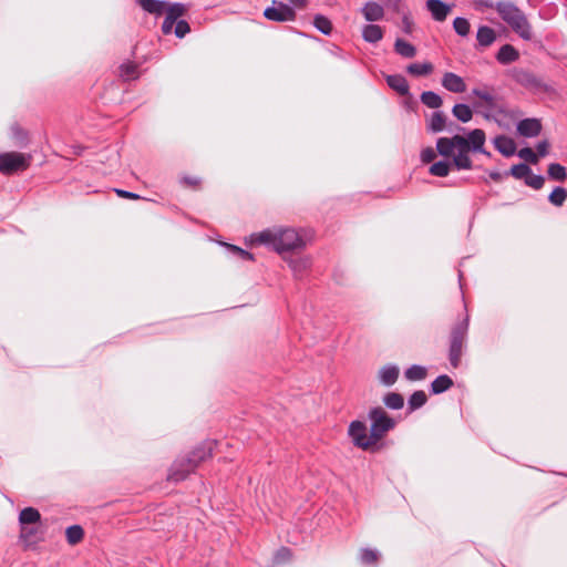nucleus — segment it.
Listing matches in <instances>:
<instances>
[{
	"mask_svg": "<svg viewBox=\"0 0 567 567\" xmlns=\"http://www.w3.org/2000/svg\"><path fill=\"white\" fill-rule=\"evenodd\" d=\"M370 434L368 435L364 421L354 420L348 426V435L352 444L363 451H370L390 431L396 426V421L383 408L374 406L368 412Z\"/></svg>",
	"mask_w": 567,
	"mask_h": 567,
	"instance_id": "nucleus-1",
	"label": "nucleus"
},
{
	"mask_svg": "<svg viewBox=\"0 0 567 567\" xmlns=\"http://www.w3.org/2000/svg\"><path fill=\"white\" fill-rule=\"evenodd\" d=\"M251 241L264 245L278 254L303 249L305 239L292 228L274 227L251 234Z\"/></svg>",
	"mask_w": 567,
	"mask_h": 567,
	"instance_id": "nucleus-2",
	"label": "nucleus"
},
{
	"mask_svg": "<svg viewBox=\"0 0 567 567\" xmlns=\"http://www.w3.org/2000/svg\"><path fill=\"white\" fill-rule=\"evenodd\" d=\"M216 441L207 440L195 446L185 455L178 456L172 464L167 480L178 483L187 478L205 461L213 456Z\"/></svg>",
	"mask_w": 567,
	"mask_h": 567,
	"instance_id": "nucleus-3",
	"label": "nucleus"
},
{
	"mask_svg": "<svg viewBox=\"0 0 567 567\" xmlns=\"http://www.w3.org/2000/svg\"><path fill=\"white\" fill-rule=\"evenodd\" d=\"M470 328V316L457 320L451 328L449 336V361L452 368L457 369L461 364L463 349L465 348Z\"/></svg>",
	"mask_w": 567,
	"mask_h": 567,
	"instance_id": "nucleus-4",
	"label": "nucleus"
},
{
	"mask_svg": "<svg viewBox=\"0 0 567 567\" xmlns=\"http://www.w3.org/2000/svg\"><path fill=\"white\" fill-rule=\"evenodd\" d=\"M30 165V156L19 152L0 154V173L12 175L25 171Z\"/></svg>",
	"mask_w": 567,
	"mask_h": 567,
	"instance_id": "nucleus-5",
	"label": "nucleus"
},
{
	"mask_svg": "<svg viewBox=\"0 0 567 567\" xmlns=\"http://www.w3.org/2000/svg\"><path fill=\"white\" fill-rule=\"evenodd\" d=\"M264 17L275 22H288L295 21L297 13L293 7L279 0H272L271 6L265 9Z\"/></svg>",
	"mask_w": 567,
	"mask_h": 567,
	"instance_id": "nucleus-6",
	"label": "nucleus"
},
{
	"mask_svg": "<svg viewBox=\"0 0 567 567\" xmlns=\"http://www.w3.org/2000/svg\"><path fill=\"white\" fill-rule=\"evenodd\" d=\"M453 7V3H446L443 0H426L425 2L426 10L432 19L437 22L445 21Z\"/></svg>",
	"mask_w": 567,
	"mask_h": 567,
	"instance_id": "nucleus-7",
	"label": "nucleus"
},
{
	"mask_svg": "<svg viewBox=\"0 0 567 567\" xmlns=\"http://www.w3.org/2000/svg\"><path fill=\"white\" fill-rule=\"evenodd\" d=\"M542 122L539 118L536 117L523 118L516 124L517 133L520 136L527 138L538 136L542 132Z\"/></svg>",
	"mask_w": 567,
	"mask_h": 567,
	"instance_id": "nucleus-8",
	"label": "nucleus"
},
{
	"mask_svg": "<svg viewBox=\"0 0 567 567\" xmlns=\"http://www.w3.org/2000/svg\"><path fill=\"white\" fill-rule=\"evenodd\" d=\"M441 84L445 90L452 93H463L466 91L464 79L454 72H445Z\"/></svg>",
	"mask_w": 567,
	"mask_h": 567,
	"instance_id": "nucleus-9",
	"label": "nucleus"
},
{
	"mask_svg": "<svg viewBox=\"0 0 567 567\" xmlns=\"http://www.w3.org/2000/svg\"><path fill=\"white\" fill-rule=\"evenodd\" d=\"M495 148L505 157L514 156L517 152L515 141L504 134L497 135L493 140Z\"/></svg>",
	"mask_w": 567,
	"mask_h": 567,
	"instance_id": "nucleus-10",
	"label": "nucleus"
},
{
	"mask_svg": "<svg viewBox=\"0 0 567 567\" xmlns=\"http://www.w3.org/2000/svg\"><path fill=\"white\" fill-rule=\"evenodd\" d=\"M508 24L522 39H532V27L523 12L517 14Z\"/></svg>",
	"mask_w": 567,
	"mask_h": 567,
	"instance_id": "nucleus-11",
	"label": "nucleus"
},
{
	"mask_svg": "<svg viewBox=\"0 0 567 567\" xmlns=\"http://www.w3.org/2000/svg\"><path fill=\"white\" fill-rule=\"evenodd\" d=\"M399 374V367L396 364L389 363L379 370L378 377L380 383L384 386H391L398 381Z\"/></svg>",
	"mask_w": 567,
	"mask_h": 567,
	"instance_id": "nucleus-12",
	"label": "nucleus"
},
{
	"mask_svg": "<svg viewBox=\"0 0 567 567\" xmlns=\"http://www.w3.org/2000/svg\"><path fill=\"white\" fill-rule=\"evenodd\" d=\"M18 522L20 527L40 525L41 514L38 508L28 506L20 511Z\"/></svg>",
	"mask_w": 567,
	"mask_h": 567,
	"instance_id": "nucleus-13",
	"label": "nucleus"
},
{
	"mask_svg": "<svg viewBox=\"0 0 567 567\" xmlns=\"http://www.w3.org/2000/svg\"><path fill=\"white\" fill-rule=\"evenodd\" d=\"M512 78L525 87H537L539 85L538 79L532 72L524 69H513Z\"/></svg>",
	"mask_w": 567,
	"mask_h": 567,
	"instance_id": "nucleus-14",
	"label": "nucleus"
},
{
	"mask_svg": "<svg viewBox=\"0 0 567 567\" xmlns=\"http://www.w3.org/2000/svg\"><path fill=\"white\" fill-rule=\"evenodd\" d=\"M447 116L442 111H435L426 121V130L432 134L441 133L446 127Z\"/></svg>",
	"mask_w": 567,
	"mask_h": 567,
	"instance_id": "nucleus-15",
	"label": "nucleus"
},
{
	"mask_svg": "<svg viewBox=\"0 0 567 567\" xmlns=\"http://www.w3.org/2000/svg\"><path fill=\"white\" fill-rule=\"evenodd\" d=\"M386 84L390 89L395 91L401 96L410 95V86L406 79L401 74H391L385 78Z\"/></svg>",
	"mask_w": 567,
	"mask_h": 567,
	"instance_id": "nucleus-16",
	"label": "nucleus"
},
{
	"mask_svg": "<svg viewBox=\"0 0 567 567\" xmlns=\"http://www.w3.org/2000/svg\"><path fill=\"white\" fill-rule=\"evenodd\" d=\"M361 12L369 22L380 21L384 17L383 7L374 1L367 2L361 9Z\"/></svg>",
	"mask_w": 567,
	"mask_h": 567,
	"instance_id": "nucleus-17",
	"label": "nucleus"
},
{
	"mask_svg": "<svg viewBox=\"0 0 567 567\" xmlns=\"http://www.w3.org/2000/svg\"><path fill=\"white\" fill-rule=\"evenodd\" d=\"M518 50L508 43L502 45L496 53L497 62L504 65L515 62L516 60H518Z\"/></svg>",
	"mask_w": 567,
	"mask_h": 567,
	"instance_id": "nucleus-18",
	"label": "nucleus"
},
{
	"mask_svg": "<svg viewBox=\"0 0 567 567\" xmlns=\"http://www.w3.org/2000/svg\"><path fill=\"white\" fill-rule=\"evenodd\" d=\"M495 9L506 23H509V21L522 12L514 3L507 1L497 2Z\"/></svg>",
	"mask_w": 567,
	"mask_h": 567,
	"instance_id": "nucleus-19",
	"label": "nucleus"
},
{
	"mask_svg": "<svg viewBox=\"0 0 567 567\" xmlns=\"http://www.w3.org/2000/svg\"><path fill=\"white\" fill-rule=\"evenodd\" d=\"M135 2L146 12L159 17L165 11L166 0H135Z\"/></svg>",
	"mask_w": 567,
	"mask_h": 567,
	"instance_id": "nucleus-20",
	"label": "nucleus"
},
{
	"mask_svg": "<svg viewBox=\"0 0 567 567\" xmlns=\"http://www.w3.org/2000/svg\"><path fill=\"white\" fill-rule=\"evenodd\" d=\"M454 382L447 374H440L430 384L431 394L437 395L449 391L453 386Z\"/></svg>",
	"mask_w": 567,
	"mask_h": 567,
	"instance_id": "nucleus-21",
	"label": "nucleus"
},
{
	"mask_svg": "<svg viewBox=\"0 0 567 567\" xmlns=\"http://www.w3.org/2000/svg\"><path fill=\"white\" fill-rule=\"evenodd\" d=\"M465 138L472 146L473 153H476V151H483V146L485 145L486 142V135L482 128H474L468 131L467 134L465 135Z\"/></svg>",
	"mask_w": 567,
	"mask_h": 567,
	"instance_id": "nucleus-22",
	"label": "nucleus"
},
{
	"mask_svg": "<svg viewBox=\"0 0 567 567\" xmlns=\"http://www.w3.org/2000/svg\"><path fill=\"white\" fill-rule=\"evenodd\" d=\"M362 38L368 43H377L383 38V29L378 24H365L362 28Z\"/></svg>",
	"mask_w": 567,
	"mask_h": 567,
	"instance_id": "nucleus-23",
	"label": "nucleus"
},
{
	"mask_svg": "<svg viewBox=\"0 0 567 567\" xmlns=\"http://www.w3.org/2000/svg\"><path fill=\"white\" fill-rule=\"evenodd\" d=\"M455 151L454 135L452 137H439L436 140V152L445 158L453 157Z\"/></svg>",
	"mask_w": 567,
	"mask_h": 567,
	"instance_id": "nucleus-24",
	"label": "nucleus"
},
{
	"mask_svg": "<svg viewBox=\"0 0 567 567\" xmlns=\"http://www.w3.org/2000/svg\"><path fill=\"white\" fill-rule=\"evenodd\" d=\"M476 40L480 47H489L496 40V32L488 25H481L477 29Z\"/></svg>",
	"mask_w": 567,
	"mask_h": 567,
	"instance_id": "nucleus-25",
	"label": "nucleus"
},
{
	"mask_svg": "<svg viewBox=\"0 0 567 567\" xmlns=\"http://www.w3.org/2000/svg\"><path fill=\"white\" fill-rule=\"evenodd\" d=\"M426 402L427 395L423 390L414 391L408 399V413L411 414L421 409Z\"/></svg>",
	"mask_w": 567,
	"mask_h": 567,
	"instance_id": "nucleus-26",
	"label": "nucleus"
},
{
	"mask_svg": "<svg viewBox=\"0 0 567 567\" xmlns=\"http://www.w3.org/2000/svg\"><path fill=\"white\" fill-rule=\"evenodd\" d=\"M394 51L396 54L405 59H412L416 54V48L402 38H396L394 42Z\"/></svg>",
	"mask_w": 567,
	"mask_h": 567,
	"instance_id": "nucleus-27",
	"label": "nucleus"
},
{
	"mask_svg": "<svg viewBox=\"0 0 567 567\" xmlns=\"http://www.w3.org/2000/svg\"><path fill=\"white\" fill-rule=\"evenodd\" d=\"M221 246L226 248V252L228 256L243 260V261H252L254 255L248 250H245L236 245L221 243Z\"/></svg>",
	"mask_w": 567,
	"mask_h": 567,
	"instance_id": "nucleus-28",
	"label": "nucleus"
},
{
	"mask_svg": "<svg viewBox=\"0 0 567 567\" xmlns=\"http://www.w3.org/2000/svg\"><path fill=\"white\" fill-rule=\"evenodd\" d=\"M420 101L429 109L434 110H437L443 105V99L434 91H423L420 95Z\"/></svg>",
	"mask_w": 567,
	"mask_h": 567,
	"instance_id": "nucleus-29",
	"label": "nucleus"
},
{
	"mask_svg": "<svg viewBox=\"0 0 567 567\" xmlns=\"http://www.w3.org/2000/svg\"><path fill=\"white\" fill-rule=\"evenodd\" d=\"M383 404L390 410H401L404 406V396L399 392H388L382 398Z\"/></svg>",
	"mask_w": 567,
	"mask_h": 567,
	"instance_id": "nucleus-30",
	"label": "nucleus"
},
{
	"mask_svg": "<svg viewBox=\"0 0 567 567\" xmlns=\"http://www.w3.org/2000/svg\"><path fill=\"white\" fill-rule=\"evenodd\" d=\"M433 64L431 62H414L406 66V72L413 76H427L433 72Z\"/></svg>",
	"mask_w": 567,
	"mask_h": 567,
	"instance_id": "nucleus-31",
	"label": "nucleus"
},
{
	"mask_svg": "<svg viewBox=\"0 0 567 567\" xmlns=\"http://www.w3.org/2000/svg\"><path fill=\"white\" fill-rule=\"evenodd\" d=\"M453 167L452 161L447 158L437 161L430 166V174L437 177H446Z\"/></svg>",
	"mask_w": 567,
	"mask_h": 567,
	"instance_id": "nucleus-32",
	"label": "nucleus"
},
{
	"mask_svg": "<svg viewBox=\"0 0 567 567\" xmlns=\"http://www.w3.org/2000/svg\"><path fill=\"white\" fill-rule=\"evenodd\" d=\"M452 114L462 123H467L473 117V111L470 105L465 103H456L452 107Z\"/></svg>",
	"mask_w": 567,
	"mask_h": 567,
	"instance_id": "nucleus-33",
	"label": "nucleus"
},
{
	"mask_svg": "<svg viewBox=\"0 0 567 567\" xmlns=\"http://www.w3.org/2000/svg\"><path fill=\"white\" fill-rule=\"evenodd\" d=\"M548 178L556 182H565L567 179V169L559 163H550L547 168Z\"/></svg>",
	"mask_w": 567,
	"mask_h": 567,
	"instance_id": "nucleus-34",
	"label": "nucleus"
},
{
	"mask_svg": "<svg viewBox=\"0 0 567 567\" xmlns=\"http://www.w3.org/2000/svg\"><path fill=\"white\" fill-rule=\"evenodd\" d=\"M187 11V8L184 3L181 2H174L165 6V11L167 18H171L173 21L181 20L179 18L183 17Z\"/></svg>",
	"mask_w": 567,
	"mask_h": 567,
	"instance_id": "nucleus-35",
	"label": "nucleus"
},
{
	"mask_svg": "<svg viewBox=\"0 0 567 567\" xmlns=\"http://www.w3.org/2000/svg\"><path fill=\"white\" fill-rule=\"evenodd\" d=\"M505 176H513L516 179H523L530 175V167L527 163L514 164L509 171L504 173Z\"/></svg>",
	"mask_w": 567,
	"mask_h": 567,
	"instance_id": "nucleus-36",
	"label": "nucleus"
},
{
	"mask_svg": "<svg viewBox=\"0 0 567 567\" xmlns=\"http://www.w3.org/2000/svg\"><path fill=\"white\" fill-rule=\"evenodd\" d=\"M453 167L457 171H466L473 168V162L470 157V154H465L463 152L456 153L452 157Z\"/></svg>",
	"mask_w": 567,
	"mask_h": 567,
	"instance_id": "nucleus-37",
	"label": "nucleus"
},
{
	"mask_svg": "<svg viewBox=\"0 0 567 567\" xmlns=\"http://www.w3.org/2000/svg\"><path fill=\"white\" fill-rule=\"evenodd\" d=\"M313 27L324 35H330L332 32V22L323 14H316L313 17Z\"/></svg>",
	"mask_w": 567,
	"mask_h": 567,
	"instance_id": "nucleus-38",
	"label": "nucleus"
},
{
	"mask_svg": "<svg viewBox=\"0 0 567 567\" xmlns=\"http://www.w3.org/2000/svg\"><path fill=\"white\" fill-rule=\"evenodd\" d=\"M426 368L420 364H412L404 371V377L409 381H421L426 378Z\"/></svg>",
	"mask_w": 567,
	"mask_h": 567,
	"instance_id": "nucleus-39",
	"label": "nucleus"
},
{
	"mask_svg": "<svg viewBox=\"0 0 567 567\" xmlns=\"http://www.w3.org/2000/svg\"><path fill=\"white\" fill-rule=\"evenodd\" d=\"M65 537L70 545H76L83 539L84 529L81 525H71L65 529Z\"/></svg>",
	"mask_w": 567,
	"mask_h": 567,
	"instance_id": "nucleus-40",
	"label": "nucleus"
},
{
	"mask_svg": "<svg viewBox=\"0 0 567 567\" xmlns=\"http://www.w3.org/2000/svg\"><path fill=\"white\" fill-rule=\"evenodd\" d=\"M11 131V137L14 141L16 145L19 147L27 146L29 142L28 133L24 128H22L20 125L14 124L10 128Z\"/></svg>",
	"mask_w": 567,
	"mask_h": 567,
	"instance_id": "nucleus-41",
	"label": "nucleus"
},
{
	"mask_svg": "<svg viewBox=\"0 0 567 567\" xmlns=\"http://www.w3.org/2000/svg\"><path fill=\"white\" fill-rule=\"evenodd\" d=\"M379 551L371 548H362L360 550L359 559L361 564L367 566H375L379 559Z\"/></svg>",
	"mask_w": 567,
	"mask_h": 567,
	"instance_id": "nucleus-42",
	"label": "nucleus"
},
{
	"mask_svg": "<svg viewBox=\"0 0 567 567\" xmlns=\"http://www.w3.org/2000/svg\"><path fill=\"white\" fill-rule=\"evenodd\" d=\"M567 198V189L563 186H556L548 195V200L554 206H561Z\"/></svg>",
	"mask_w": 567,
	"mask_h": 567,
	"instance_id": "nucleus-43",
	"label": "nucleus"
},
{
	"mask_svg": "<svg viewBox=\"0 0 567 567\" xmlns=\"http://www.w3.org/2000/svg\"><path fill=\"white\" fill-rule=\"evenodd\" d=\"M288 265L293 274L299 276L310 266V259L306 257L290 258Z\"/></svg>",
	"mask_w": 567,
	"mask_h": 567,
	"instance_id": "nucleus-44",
	"label": "nucleus"
},
{
	"mask_svg": "<svg viewBox=\"0 0 567 567\" xmlns=\"http://www.w3.org/2000/svg\"><path fill=\"white\" fill-rule=\"evenodd\" d=\"M453 29L455 33L460 37H467L471 31V24L468 20L464 17H456L453 20Z\"/></svg>",
	"mask_w": 567,
	"mask_h": 567,
	"instance_id": "nucleus-45",
	"label": "nucleus"
},
{
	"mask_svg": "<svg viewBox=\"0 0 567 567\" xmlns=\"http://www.w3.org/2000/svg\"><path fill=\"white\" fill-rule=\"evenodd\" d=\"M40 532V525L22 526L20 527L19 538L22 542L30 543L34 539L37 534Z\"/></svg>",
	"mask_w": 567,
	"mask_h": 567,
	"instance_id": "nucleus-46",
	"label": "nucleus"
},
{
	"mask_svg": "<svg viewBox=\"0 0 567 567\" xmlns=\"http://www.w3.org/2000/svg\"><path fill=\"white\" fill-rule=\"evenodd\" d=\"M120 75L126 81L136 79L138 76L137 65L132 62L121 64Z\"/></svg>",
	"mask_w": 567,
	"mask_h": 567,
	"instance_id": "nucleus-47",
	"label": "nucleus"
},
{
	"mask_svg": "<svg viewBox=\"0 0 567 567\" xmlns=\"http://www.w3.org/2000/svg\"><path fill=\"white\" fill-rule=\"evenodd\" d=\"M525 185H527L528 187L533 188V189H536V190H539L543 188L544 184H545V177L540 174L536 175V174H533V171L530 169V175H528L525 181H524Z\"/></svg>",
	"mask_w": 567,
	"mask_h": 567,
	"instance_id": "nucleus-48",
	"label": "nucleus"
},
{
	"mask_svg": "<svg viewBox=\"0 0 567 567\" xmlns=\"http://www.w3.org/2000/svg\"><path fill=\"white\" fill-rule=\"evenodd\" d=\"M472 94L483 100L489 110L496 109L495 97L491 93L475 87L472 90Z\"/></svg>",
	"mask_w": 567,
	"mask_h": 567,
	"instance_id": "nucleus-49",
	"label": "nucleus"
},
{
	"mask_svg": "<svg viewBox=\"0 0 567 567\" xmlns=\"http://www.w3.org/2000/svg\"><path fill=\"white\" fill-rule=\"evenodd\" d=\"M292 557V551L288 547H280L278 550H276L274 555V563L277 565H281L285 563H288Z\"/></svg>",
	"mask_w": 567,
	"mask_h": 567,
	"instance_id": "nucleus-50",
	"label": "nucleus"
},
{
	"mask_svg": "<svg viewBox=\"0 0 567 567\" xmlns=\"http://www.w3.org/2000/svg\"><path fill=\"white\" fill-rule=\"evenodd\" d=\"M517 156L522 159H524L525 162L529 163V164H537L538 163V156L536 155V153L533 151V148L526 146V147H523L520 150H518L516 152Z\"/></svg>",
	"mask_w": 567,
	"mask_h": 567,
	"instance_id": "nucleus-51",
	"label": "nucleus"
},
{
	"mask_svg": "<svg viewBox=\"0 0 567 567\" xmlns=\"http://www.w3.org/2000/svg\"><path fill=\"white\" fill-rule=\"evenodd\" d=\"M454 142H455V150H457V153H461V152H463L465 154L473 153V148L468 144V142L465 138V136L460 135V134H455L454 135Z\"/></svg>",
	"mask_w": 567,
	"mask_h": 567,
	"instance_id": "nucleus-52",
	"label": "nucleus"
},
{
	"mask_svg": "<svg viewBox=\"0 0 567 567\" xmlns=\"http://www.w3.org/2000/svg\"><path fill=\"white\" fill-rule=\"evenodd\" d=\"M189 32H190V25L186 20L181 19L175 22L174 33H175L176 38L183 39Z\"/></svg>",
	"mask_w": 567,
	"mask_h": 567,
	"instance_id": "nucleus-53",
	"label": "nucleus"
},
{
	"mask_svg": "<svg viewBox=\"0 0 567 567\" xmlns=\"http://www.w3.org/2000/svg\"><path fill=\"white\" fill-rule=\"evenodd\" d=\"M436 148L425 147L421 151V161L425 164L432 163L436 158Z\"/></svg>",
	"mask_w": 567,
	"mask_h": 567,
	"instance_id": "nucleus-54",
	"label": "nucleus"
},
{
	"mask_svg": "<svg viewBox=\"0 0 567 567\" xmlns=\"http://www.w3.org/2000/svg\"><path fill=\"white\" fill-rule=\"evenodd\" d=\"M549 143L544 140L537 143L536 145V155L539 157H545L548 154Z\"/></svg>",
	"mask_w": 567,
	"mask_h": 567,
	"instance_id": "nucleus-55",
	"label": "nucleus"
},
{
	"mask_svg": "<svg viewBox=\"0 0 567 567\" xmlns=\"http://www.w3.org/2000/svg\"><path fill=\"white\" fill-rule=\"evenodd\" d=\"M386 8L394 12L401 11L402 0H380Z\"/></svg>",
	"mask_w": 567,
	"mask_h": 567,
	"instance_id": "nucleus-56",
	"label": "nucleus"
},
{
	"mask_svg": "<svg viewBox=\"0 0 567 567\" xmlns=\"http://www.w3.org/2000/svg\"><path fill=\"white\" fill-rule=\"evenodd\" d=\"M114 190L117 194V196L122 197V198H126V199H140L141 198V196L138 194L133 193V192H128V190L121 189V188H115Z\"/></svg>",
	"mask_w": 567,
	"mask_h": 567,
	"instance_id": "nucleus-57",
	"label": "nucleus"
},
{
	"mask_svg": "<svg viewBox=\"0 0 567 567\" xmlns=\"http://www.w3.org/2000/svg\"><path fill=\"white\" fill-rule=\"evenodd\" d=\"M182 184H184L185 186H188V187H197L200 183V179L198 177H194V176H184L182 179H181Z\"/></svg>",
	"mask_w": 567,
	"mask_h": 567,
	"instance_id": "nucleus-58",
	"label": "nucleus"
},
{
	"mask_svg": "<svg viewBox=\"0 0 567 567\" xmlns=\"http://www.w3.org/2000/svg\"><path fill=\"white\" fill-rule=\"evenodd\" d=\"M412 27H413L412 20L410 19V17L408 14H404L402 17V31L405 34H410L412 32Z\"/></svg>",
	"mask_w": 567,
	"mask_h": 567,
	"instance_id": "nucleus-59",
	"label": "nucleus"
},
{
	"mask_svg": "<svg viewBox=\"0 0 567 567\" xmlns=\"http://www.w3.org/2000/svg\"><path fill=\"white\" fill-rule=\"evenodd\" d=\"M174 24H175V21H173L171 18H167L165 16V19H164L163 24H162V32L164 34L172 33V31L174 29Z\"/></svg>",
	"mask_w": 567,
	"mask_h": 567,
	"instance_id": "nucleus-60",
	"label": "nucleus"
},
{
	"mask_svg": "<svg viewBox=\"0 0 567 567\" xmlns=\"http://www.w3.org/2000/svg\"><path fill=\"white\" fill-rule=\"evenodd\" d=\"M408 100L404 101V107L409 111H414L416 107V102L413 99V95L410 93V95H405Z\"/></svg>",
	"mask_w": 567,
	"mask_h": 567,
	"instance_id": "nucleus-61",
	"label": "nucleus"
},
{
	"mask_svg": "<svg viewBox=\"0 0 567 567\" xmlns=\"http://www.w3.org/2000/svg\"><path fill=\"white\" fill-rule=\"evenodd\" d=\"M476 8L493 9L495 4L491 0H475Z\"/></svg>",
	"mask_w": 567,
	"mask_h": 567,
	"instance_id": "nucleus-62",
	"label": "nucleus"
},
{
	"mask_svg": "<svg viewBox=\"0 0 567 567\" xmlns=\"http://www.w3.org/2000/svg\"><path fill=\"white\" fill-rule=\"evenodd\" d=\"M445 130H446L447 132H453V131H465V128H464V127H462V126H460V125L455 124L454 122H447V121H446V127H445Z\"/></svg>",
	"mask_w": 567,
	"mask_h": 567,
	"instance_id": "nucleus-63",
	"label": "nucleus"
},
{
	"mask_svg": "<svg viewBox=\"0 0 567 567\" xmlns=\"http://www.w3.org/2000/svg\"><path fill=\"white\" fill-rule=\"evenodd\" d=\"M488 176L494 182H501L503 179V176H505V175L499 173V172H497V171H489L488 172Z\"/></svg>",
	"mask_w": 567,
	"mask_h": 567,
	"instance_id": "nucleus-64",
	"label": "nucleus"
}]
</instances>
